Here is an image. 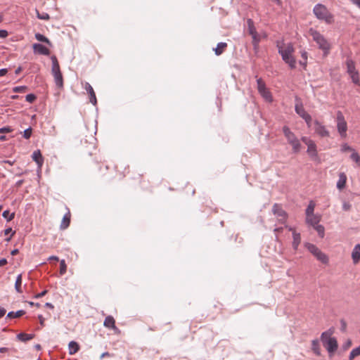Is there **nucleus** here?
Segmentation results:
<instances>
[{"mask_svg":"<svg viewBox=\"0 0 360 360\" xmlns=\"http://www.w3.org/2000/svg\"><path fill=\"white\" fill-rule=\"evenodd\" d=\"M48 260L49 261H52V260H54V261H59V258L57 257V256H50L49 258H48Z\"/></svg>","mask_w":360,"mask_h":360,"instance_id":"e2e57ef3","label":"nucleus"},{"mask_svg":"<svg viewBox=\"0 0 360 360\" xmlns=\"http://www.w3.org/2000/svg\"><path fill=\"white\" fill-rule=\"evenodd\" d=\"M8 72V70L3 68L0 70V77L5 75Z\"/></svg>","mask_w":360,"mask_h":360,"instance_id":"680f3d73","label":"nucleus"},{"mask_svg":"<svg viewBox=\"0 0 360 360\" xmlns=\"http://www.w3.org/2000/svg\"><path fill=\"white\" fill-rule=\"evenodd\" d=\"M84 89L89 95L90 102L94 105H96L97 100L93 87L91 86L89 83L86 82L84 85Z\"/></svg>","mask_w":360,"mask_h":360,"instance_id":"f8f14e48","label":"nucleus"},{"mask_svg":"<svg viewBox=\"0 0 360 360\" xmlns=\"http://www.w3.org/2000/svg\"><path fill=\"white\" fill-rule=\"evenodd\" d=\"M26 89L27 87L25 86H19L14 87L13 90L14 92L20 93L24 91Z\"/></svg>","mask_w":360,"mask_h":360,"instance_id":"c03bdc74","label":"nucleus"},{"mask_svg":"<svg viewBox=\"0 0 360 360\" xmlns=\"http://www.w3.org/2000/svg\"><path fill=\"white\" fill-rule=\"evenodd\" d=\"M292 238H293L292 247H293L294 250H297L299 245L300 244V242H301L300 234L299 233H297L296 231H293Z\"/></svg>","mask_w":360,"mask_h":360,"instance_id":"393cba45","label":"nucleus"},{"mask_svg":"<svg viewBox=\"0 0 360 360\" xmlns=\"http://www.w3.org/2000/svg\"><path fill=\"white\" fill-rule=\"evenodd\" d=\"M32 128L29 127L27 129H25L23 132V137L26 139H28L30 138L32 135Z\"/></svg>","mask_w":360,"mask_h":360,"instance_id":"79ce46f5","label":"nucleus"},{"mask_svg":"<svg viewBox=\"0 0 360 360\" xmlns=\"http://www.w3.org/2000/svg\"><path fill=\"white\" fill-rule=\"evenodd\" d=\"M36 99H37V96L33 94H27L25 96V101L30 103H34Z\"/></svg>","mask_w":360,"mask_h":360,"instance_id":"ea45409f","label":"nucleus"},{"mask_svg":"<svg viewBox=\"0 0 360 360\" xmlns=\"http://www.w3.org/2000/svg\"><path fill=\"white\" fill-rule=\"evenodd\" d=\"M347 72L350 75L352 82L358 84L359 82V72L356 70L355 63L351 58L346 60Z\"/></svg>","mask_w":360,"mask_h":360,"instance_id":"6e6552de","label":"nucleus"},{"mask_svg":"<svg viewBox=\"0 0 360 360\" xmlns=\"http://www.w3.org/2000/svg\"><path fill=\"white\" fill-rule=\"evenodd\" d=\"M38 319L39 320V323H40L41 326H44V319L42 316V315H39Z\"/></svg>","mask_w":360,"mask_h":360,"instance_id":"bf43d9fd","label":"nucleus"},{"mask_svg":"<svg viewBox=\"0 0 360 360\" xmlns=\"http://www.w3.org/2000/svg\"><path fill=\"white\" fill-rule=\"evenodd\" d=\"M248 25H249V33L251 36H253V35H256L257 34L255 28L254 27V26L252 25V20L251 19H249L248 20Z\"/></svg>","mask_w":360,"mask_h":360,"instance_id":"e433bc0d","label":"nucleus"},{"mask_svg":"<svg viewBox=\"0 0 360 360\" xmlns=\"http://www.w3.org/2000/svg\"><path fill=\"white\" fill-rule=\"evenodd\" d=\"M7 264V260L4 258L0 259V266H3Z\"/></svg>","mask_w":360,"mask_h":360,"instance_id":"0e129e2a","label":"nucleus"},{"mask_svg":"<svg viewBox=\"0 0 360 360\" xmlns=\"http://www.w3.org/2000/svg\"><path fill=\"white\" fill-rule=\"evenodd\" d=\"M337 129L338 131L342 137H346L347 136V124L345 120V117L340 111H338L337 112Z\"/></svg>","mask_w":360,"mask_h":360,"instance_id":"0eeeda50","label":"nucleus"},{"mask_svg":"<svg viewBox=\"0 0 360 360\" xmlns=\"http://www.w3.org/2000/svg\"><path fill=\"white\" fill-rule=\"evenodd\" d=\"M314 129L315 133L321 138L329 137L330 132L326 127L322 124L319 121L315 120L314 122Z\"/></svg>","mask_w":360,"mask_h":360,"instance_id":"9d476101","label":"nucleus"},{"mask_svg":"<svg viewBox=\"0 0 360 360\" xmlns=\"http://www.w3.org/2000/svg\"><path fill=\"white\" fill-rule=\"evenodd\" d=\"M340 330L342 332L345 333L347 329V323L344 319L340 320Z\"/></svg>","mask_w":360,"mask_h":360,"instance_id":"a18cd8bd","label":"nucleus"},{"mask_svg":"<svg viewBox=\"0 0 360 360\" xmlns=\"http://www.w3.org/2000/svg\"><path fill=\"white\" fill-rule=\"evenodd\" d=\"M66 209L68 210V212L63 216L62 221L60 225V228L62 230L66 229L70 226V224L71 214L70 210L68 207H66Z\"/></svg>","mask_w":360,"mask_h":360,"instance_id":"2eb2a0df","label":"nucleus"},{"mask_svg":"<svg viewBox=\"0 0 360 360\" xmlns=\"http://www.w3.org/2000/svg\"><path fill=\"white\" fill-rule=\"evenodd\" d=\"M314 15L320 20L327 24H332L334 22L333 15L328 11L327 7L321 4H317L313 8Z\"/></svg>","mask_w":360,"mask_h":360,"instance_id":"7ed1b4c3","label":"nucleus"},{"mask_svg":"<svg viewBox=\"0 0 360 360\" xmlns=\"http://www.w3.org/2000/svg\"><path fill=\"white\" fill-rule=\"evenodd\" d=\"M302 58L304 60V64H307V53L306 51H304L302 53Z\"/></svg>","mask_w":360,"mask_h":360,"instance_id":"5fc2aeb1","label":"nucleus"},{"mask_svg":"<svg viewBox=\"0 0 360 360\" xmlns=\"http://www.w3.org/2000/svg\"><path fill=\"white\" fill-rule=\"evenodd\" d=\"M341 151L343 153L347 151H354V149L352 148L348 144L344 143L341 146Z\"/></svg>","mask_w":360,"mask_h":360,"instance_id":"37998d69","label":"nucleus"},{"mask_svg":"<svg viewBox=\"0 0 360 360\" xmlns=\"http://www.w3.org/2000/svg\"><path fill=\"white\" fill-rule=\"evenodd\" d=\"M305 246L307 248V250L314 256H315L319 261H320L323 264H328V256L325 253H323L321 250H319L315 245L311 243H306Z\"/></svg>","mask_w":360,"mask_h":360,"instance_id":"423d86ee","label":"nucleus"},{"mask_svg":"<svg viewBox=\"0 0 360 360\" xmlns=\"http://www.w3.org/2000/svg\"><path fill=\"white\" fill-rule=\"evenodd\" d=\"M360 356V346L353 349L349 356V360H353L356 356Z\"/></svg>","mask_w":360,"mask_h":360,"instance_id":"2f4dec72","label":"nucleus"},{"mask_svg":"<svg viewBox=\"0 0 360 360\" xmlns=\"http://www.w3.org/2000/svg\"><path fill=\"white\" fill-rule=\"evenodd\" d=\"M314 229L317 231L319 236L321 238L324 237L325 229H324L323 226L317 224L315 226H314Z\"/></svg>","mask_w":360,"mask_h":360,"instance_id":"473e14b6","label":"nucleus"},{"mask_svg":"<svg viewBox=\"0 0 360 360\" xmlns=\"http://www.w3.org/2000/svg\"><path fill=\"white\" fill-rule=\"evenodd\" d=\"M10 233H12V236H13L15 234V231H13L12 229L11 228H8L4 230V234L5 235H8Z\"/></svg>","mask_w":360,"mask_h":360,"instance_id":"864d4df0","label":"nucleus"},{"mask_svg":"<svg viewBox=\"0 0 360 360\" xmlns=\"http://www.w3.org/2000/svg\"><path fill=\"white\" fill-rule=\"evenodd\" d=\"M35 38L37 40L41 41V42H44L46 44H47L48 45H49L50 46H52L50 40L46 37L44 36L43 34H41L40 33H36Z\"/></svg>","mask_w":360,"mask_h":360,"instance_id":"cd10ccee","label":"nucleus"},{"mask_svg":"<svg viewBox=\"0 0 360 360\" xmlns=\"http://www.w3.org/2000/svg\"><path fill=\"white\" fill-rule=\"evenodd\" d=\"M21 285H22V275L19 274L16 278V281H15V288L16 291L20 293L22 292Z\"/></svg>","mask_w":360,"mask_h":360,"instance_id":"7c9ffc66","label":"nucleus"},{"mask_svg":"<svg viewBox=\"0 0 360 360\" xmlns=\"http://www.w3.org/2000/svg\"><path fill=\"white\" fill-rule=\"evenodd\" d=\"M36 12H37V16L39 19L46 20L50 18L49 15L47 13L43 12V13H40L37 10L36 11Z\"/></svg>","mask_w":360,"mask_h":360,"instance_id":"58836bf2","label":"nucleus"},{"mask_svg":"<svg viewBox=\"0 0 360 360\" xmlns=\"http://www.w3.org/2000/svg\"><path fill=\"white\" fill-rule=\"evenodd\" d=\"M283 132L288 143H292L295 139H297L295 134L290 129L288 126H284L283 127Z\"/></svg>","mask_w":360,"mask_h":360,"instance_id":"4468645a","label":"nucleus"},{"mask_svg":"<svg viewBox=\"0 0 360 360\" xmlns=\"http://www.w3.org/2000/svg\"><path fill=\"white\" fill-rule=\"evenodd\" d=\"M352 259L353 263L356 264L360 261V244H356L352 252Z\"/></svg>","mask_w":360,"mask_h":360,"instance_id":"dca6fc26","label":"nucleus"},{"mask_svg":"<svg viewBox=\"0 0 360 360\" xmlns=\"http://www.w3.org/2000/svg\"><path fill=\"white\" fill-rule=\"evenodd\" d=\"M33 50L34 53H37L44 56L50 55V51L46 46L41 44H33Z\"/></svg>","mask_w":360,"mask_h":360,"instance_id":"ddd939ff","label":"nucleus"},{"mask_svg":"<svg viewBox=\"0 0 360 360\" xmlns=\"http://www.w3.org/2000/svg\"><path fill=\"white\" fill-rule=\"evenodd\" d=\"M12 129L9 127L0 128V134L11 132Z\"/></svg>","mask_w":360,"mask_h":360,"instance_id":"09e8293b","label":"nucleus"},{"mask_svg":"<svg viewBox=\"0 0 360 360\" xmlns=\"http://www.w3.org/2000/svg\"><path fill=\"white\" fill-rule=\"evenodd\" d=\"M110 356H112V354H110L109 352H103L101 355V359H103L104 357H110Z\"/></svg>","mask_w":360,"mask_h":360,"instance_id":"13d9d810","label":"nucleus"},{"mask_svg":"<svg viewBox=\"0 0 360 360\" xmlns=\"http://www.w3.org/2000/svg\"><path fill=\"white\" fill-rule=\"evenodd\" d=\"M311 350L316 356L321 355L319 340L318 339H314L311 341Z\"/></svg>","mask_w":360,"mask_h":360,"instance_id":"412c9836","label":"nucleus"},{"mask_svg":"<svg viewBox=\"0 0 360 360\" xmlns=\"http://www.w3.org/2000/svg\"><path fill=\"white\" fill-rule=\"evenodd\" d=\"M68 348H69V354L70 355H72L79 351V345H78L77 342H76L75 341H71V342H70V343L68 345Z\"/></svg>","mask_w":360,"mask_h":360,"instance_id":"b1692460","label":"nucleus"},{"mask_svg":"<svg viewBox=\"0 0 360 360\" xmlns=\"http://www.w3.org/2000/svg\"><path fill=\"white\" fill-rule=\"evenodd\" d=\"M6 312V309L4 307H0V319L5 315Z\"/></svg>","mask_w":360,"mask_h":360,"instance_id":"052dcab7","label":"nucleus"},{"mask_svg":"<svg viewBox=\"0 0 360 360\" xmlns=\"http://www.w3.org/2000/svg\"><path fill=\"white\" fill-rule=\"evenodd\" d=\"M352 345V341L348 340L347 342L343 345L344 349H348Z\"/></svg>","mask_w":360,"mask_h":360,"instance_id":"4d7b16f0","label":"nucleus"},{"mask_svg":"<svg viewBox=\"0 0 360 360\" xmlns=\"http://www.w3.org/2000/svg\"><path fill=\"white\" fill-rule=\"evenodd\" d=\"M295 110L296 113L298 114L302 119L305 118L309 115L305 111L302 104L301 103H297L295 105Z\"/></svg>","mask_w":360,"mask_h":360,"instance_id":"4be33fe9","label":"nucleus"},{"mask_svg":"<svg viewBox=\"0 0 360 360\" xmlns=\"http://www.w3.org/2000/svg\"><path fill=\"white\" fill-rule=\"evenodd\" d=\"M8 36V32L5 30H0V38H6Z\"/></svg>","mask_w":360,"mask_h":360,"instance_id":"3c124183","label":"nucleus"},{"mask_svg":"<svg viewBox=\"0 0 360 360\" xmlns=\"http://www.w3.org/2000/svg\"><path fill=\"white\" fill-rule=\"evenodd\" d=\"M321 220V217L318 215L311 214L306 216V221L307 224L311 225L313 227L319 224Z\"/></svg>","mask_w":360,"mask_h":360,"instance_id":"a211bd4d","label":"nucleus"},{"mask_svg":"<svg viewBox=\"0 0 360 360\" xmlns=\"http://www.w3.org/2000/svg\"><path fill=\"white\" fill-rule=\"evenodd\" d=\"M272 211L275 215L279 217L280 221H284L286 218V212L282 209L281 205L275 203L273 205Z\"/></svg>","mask_w":360,"mask_h":360,"instance_id":"9b49d317","label":"nucleus"},{"mask_svg":"<svg viewBox=\"0 0 360 360\" xmlns=\"http://www.w3.org/2000/svg\"><path fill=\"white\" fill-rule=\"evenodd\" d=\"M350 2L360 8V0H349Z\"/></svg>","mask_w":360,"mask_h":360,"instance_id":"6e6d98bb","label":"nucleus"},{"mask_svg":"<svg viewBox=\"0 0 360 360\" xmlns=\"http://www.w3.org/2000/svg\"><path fill=\"white\" fill-rule=\"evenodd\" d=\"M351 207V205L349 203V202H345L342 205V209L345 210V211H348L349 210Z\"/></svg>","mask_w":360,"mask_h":360,"instance_id":"8fccbe9b","label":"nucleus"},{"mask_svg":"<svg viewBox=\"0 0 360 360\" xmlns=\"http://www.w3.org/2000/svg\"><path fill=\"white\" fill-rule=\"evenodd\" d=\"M2 162L8 164L9 165L12 166V165H13L15 161H11V160H4Z\"/></svg>","mask_w":360,"mask_h":360,"instance_id":"338daca9","label":"nucleus"},{"mask_svg":"<svg viewBox=\"0 0 360 360\" xmlns=\"http://www.w3.org/2000/svg\"><path fill=\"white\" fill-rule=\"evenodd\" d=\"M52 68L51 72L54 77V82L58 88L63 87V78L60 72V65L55 56L51 57Z\"/></svg>","mask_w":360,"mask_h":360,"instance_id":"39448f33","label":"nucleus"},{"mask_svg":"<svg viewBox=\"0 0 360 360\" xmlns=\"http://www.w3.org/2000/svg\"><path fill=\"white\" fill-rule=\"evenodd\" d=\"M32 159L37 162L39 167H41L44 163V158L40 150H35L32 153Z\"/></svg>","mask_w":360,"mask_h":360,"instance_id":"6ab92c4d","label":"nucleus"},{"mask_svg":"<svg viewBox=\"0 0 360 360\" xmlns=\"http://www.w3.org/2000/svg\"><path fill=\"white\" fill-rule=\"evenodd\" d=\"M333 330L328 329L321 333L320 340L323 347L327 349L330 354H333L338 347V341L335 338L332 337Z\"/></svg>","mask_w":360,"mask_h":360,"instance_id":"f03ea898","label":"nucleus"},{"mask_svg":"<svg viewBox=\"0 0 360 360\" xmlns=\"http://www.w3.org/2000/svg\"><path fill=\"white\" fill-rule=\"evenodd\" d=\"M2 216L4 218L6 219L8 221H11L15 217V213L13 212L10 214V212L8 210L4 211Z\"/></svg>","mask_w":360,"mask_h":360,"instance_id":"72a5a7b5","label":"nucleus"},{"mask_svg":"<svg viewBox=\"0 0 360 360\" xmlns=\"http://www.w3.org/2000/svg\"><path fill=\"white\" fill-rule=\"evenodd\" d=\"M10 350L9 348L8 347H0V352L1 353H5V352H7Z\"/></svg>","mask_w":360,"mask_h":360,"instance_id":"69168bd1","label":"nucleus"},{"mask_svg":"<svg viewBox=\"0 0 360 360\" xmlns=\"http://www.w3.org/2000/svg\"><path fill=\"white\" fill-rule=\"evenodd\" d=\"M292 148V150L295 153L300 152L301 149V144L298 139H295L292 143H289Z\"/></svg>","mask_w":360,"mask_h":360,"instance_id":"c756f323","label":"nucleus"},{"mask_svg":"<svg viewBox=\"0 0 360 360\" xmlns=\"http://www.w3.org/2000/svg\"><path fill=\"white\" fill-rule=\"evenodd\" d=\"M252 44L254 46V48L256 49L258 46V44L260 41V38L257 34L256 35L252 36Z\"/></svg>","mask_w":360,"mask_h":360,"instance_id":"a19ab883","label":"nucleus"},{"mask_svg":"<svg viewBox=\"0 0 360 360\" xmlns=\"http://www.w3.org/2000/svg\"><path fill=\"white\" fill-rule=\"evenodd\" d=\"M307 153L311 158H316L317 156L316 145L314 141L311 142L307 146Z\"/></svg>","mask_w":360,"mask_h":360,"instance_id":"5701e85b","label":"nucleus"},{"mask_svg":"<svg viewBox=\"0 0 360 360\" xmlns=\"http://www.w3.org/2000/svg\"><path fill=\"white\" fill-rule=\"evenodd\" d=\"M103 325L105 327L108 328H111L113 330H117V328L115 326V321L112 316H108L105 320Z\"/></svg>","mask_w":360,"mask_h":360,"instance_id":"f3484780","label":"nucleus"},{"mask_svg":"<svg viewBox=\"0 0 360 360\" xmlns=\"http://www.w3.org/2000/svg\"><path fill=\"white\" fill-rule=\"evenodd\" d=\"M309 33L313 40L318 44L319 48L323 50L325 54H328L330 50V44L326 38L319 32L313 28L309 30Z\"/></svg>","mask_w":360,"mask_h":360,"instance_id":"20e7f679","label":"nucleus"},{"mask_svg":"<svg viewBox=\"0 0 360 360\" xmlns=\"http://www.w3.org/2000/svg\"><path fill=\"white\" fill-rule=\"evenodd\" d=\"M302 141L307 145H309L311 142H313L314 141H312L311 139H310L309 138L307 137V136H303L302 137Z\"/></svg>","mask_w":360,"mask_h":360,"instance_id":"de8ad7c7","label":"nucleus"},{"mask_svg":"<svg viewBox=\"0 0 360 360\" xmlns=\"http://www.w3.org/2000/svg\"><path fill=\"white\" fill-rule=\"evenodd\" d=\"M227 47V44L225 42H219L217 44V46L215 49H214V51L217 56L221 55Z\"/></svg>","mask_w":360,"mask_h":360,"instance_id":"a878e982","label":"nucleus"},{"mask_svg":"<svg viewBox=\"0 0 360 360\" xmlns=\"http://www.w3.org/2000/svg\"><path fill=\"white\" fill-rule=\"evenodd\" d=\"M34 337V335L33 334H27L24 333H20L17 335V339L22 341V342H26L27 340H30L33 339Z\"/></svg>","mask_w":360,"mask_h":360,"instance_id":"bb28decb","label":"nucleus"},{"mask_svg":"<svg viewBox=\"0 0 360 360\" xmlns=\"http://www.w3.org/2000/svg\"><path fill=\"white\" fill-rule=\"evenodd\" d=\"M46 293H47V290H45L42 291L41 292L37 294L34 296V297L35 298H41V297H44Z\"/></svg>","mask_w":360,"mask_h":360,"instance_id":"603ef678","label":"nucleus"},{"mask_svg":"<svg viewBox=\"0 0 360 360\" xmlns=\"http://www.w3.org/2000/svg\"><path fill=\"white\" fill-rule=\"evenodd\" d=\"M276 47L278 48V53L281 56L283 60L288 64L291 69L295 68L296 60L292 56V53L295 51L292 44L288 43L285 44L283 41H277Z\"/></svg>","mask_w":360,"mask_h":360,"instance_id":"f257e3e1","label":"nucleus"},{"mask_svg":"<svg viewBox=\"0 0 360 360\" xmlns=\"http://www.w3.org/2000/svg\"><path fill=\"white\" fill-rule=\"evenodd\" d=\"M314 207H315L314 203L313 202H310L309 205L307 206V207L306 209V216H309L311 214H314Z\"/></svg>","mask_w":360,"mask_h":360,"instance_id":"f704fd0d","label":"nucleus"},{"mask_svg":"<svg viewBox=\"0 0 360 360\" xmlns=\"http://www.w3.org/2000/svg\"><path fill=\"white\" fill-rule=\"evenodd\" d=\"M25 314V311L24 310H18L16 312L10 311L7 314V318H9V319L18 318V317L23 316Z\"/></svg>","mask_w":360,"mask_h":360,"instance_id":"c85d7f7f","label":"nucleus"},{"mask_svg":"<svg viewBox=\"0 0 360 360\" xmlns=\"http://www.w3.org/2000/svg\"><path fill=\"white\" fill-rule=\"evenodd\" d=\"M257 90L260 95L267 101H272V96L270 91L266 89V84L262 78L257 79Z\"/></svg>","mask_w":360,"mask_h":360,"instance_id":"1a4fd4ad","label":"nucleus"},{"mask_svg":"<svg viewBox=\"0 0 360 360\" xmlns=\"http://www.w3.org/2000/svg\"><path fill=\"white\" fill-rule=\"evenodd\" d=\"M347 182V176L344 172H341L339 174V179L337 182V188L339 190H342L345 187Z\"/></svg>","mask_w":360,"mask_h":360,"instance_id":"aec40b11","label":"nucleus"},{"mask_svg":"<svg viewBox=\"0 0 360 360\" xmlns=\"http://www.w3.org/2000/svg\"><path fill=\"white\" fill-rule=\"evenodd\" d=\"M350 158L356 163H357L358 166H360V156L354 150L350 155Z\"/></svg>","mask_w":360,"mask_h":360,"instance_id":"4c0bfd02","label":"nucleus"},{"mask_svg":"<svg viewBox=\"0 0 360 360\" xmlns=\"http://www.w3.org/2000/svg\"><path fill=\"white\" fill-rule=\"evenodd\" d=\"M304 120L306 122L307 127H311V115H309L307 117L304 118Z\"/></svg>","mask_w":360,"mask_h":360,"instance_id":"49530a36","label":"nucleus"},{"mask_svg":"<svg viewBox=\"0 0 360 360\" xmlns=\"http://www.w3.org/2000/svg\"><path fill=\"white\" fill-rule=\"evenodd\" d=\"M19 252L18 249H14L11 251V255L14 256L16 255Z\"/></svg>","mask_w":360,"mask_h":360,"instance_id":"774afa93","label":"nucleus"},{"mask_svg":"<svg viewBox=\"0 0 360 360\" xmlns=\"http://www.w3.org/2000/svg\"><path fill=\"white\" fill-rule=\"evenodd\" d=\"M67 271V265L65 264V261L62 259L60 261V274L61 276L64 275Z\"/></svg>","mask_w":360,"mask_h":360,"instance_id":"c9c22d12","label":"nucleus"}]
</instances>
